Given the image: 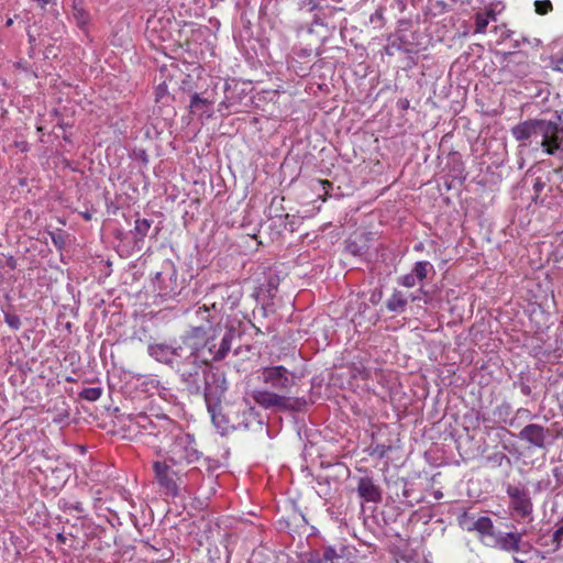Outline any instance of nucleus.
I'll return each instance as SVG.
<instances>
[{"label":"nucleus","instance_id":"nucleus-1","mask_svg":"<svg viewBox=\"0 0 563 563\" xmlns=\"http://www.w3.org/2000/svg\"><path fill=\"white\" fill-rule=\"evenodd\" d=\"M210 362L224 360L233 350L238 355L241 349V339L244 334V323L240 320H228L211 328L208 334L202 325L192 327L187 333Z\"/></svg>","mask_w":563,"mask_h":563},{"label":"nucleus","instance_id":"nucleus-2","mask_svg":"<svg viewBox=\"0 0 563 563\" xmlns=\"http://www.w3.org/2000/svg\"><path fill=\"white\" fill-rule=\"evenodd\" d=\"M511 134L517 141L534 139L544 153L561 162L558 170L563 169V124L543 119L528 120L515 125Z\"/></svg>","mask_w":563,"mask_h":563},{"label":"nucleus","instance_id":"nucleus-3","mask_svg":"<svg viewBox=\"0 0 563 563\" xmlns=\"http://www.w3.org/2000/svg\"><path fill=\"white\" fill-rule=\"evenodd\" d=\"M181 342L184 350L173 371L190 395L201 396L202 375L206 368H212L211 362L186 333L181 336Z\"/></svg>","mask_w":563,"mask_h":563},{"label":"nucleus","instance_id":"nucleus-4","mask_svg":"<svg viewBox=\"0 0 563 563\" xmlns=\"http://www.w3.org/2000/svg\"><path fill=\"white\" fill-rule=\"evenodd\" d=\"M213 426L224 435L233 430H257L263 428L260 412L247 402L239 404L233 411L227 413L223 409L211 418Z\"/></svg>","mask_w":563,"mask_h":563},{"label":"nucleus","instance_id":"nucleus-5","mask_svg":"<svg viewBox=\"0 0 563 563\" xmlns=\"http://www.w3.org/2000/svg\"><path fill=\"white\" fill-rule=\"evenodd\" d=\"M219 467L218 461L206 457L199 466L191 467L183 476V489L188 494L200 493L209 498L216 493L214 471Z\"/></svg>","mask_w":563,"mask_h":563},{"label":"nucleus","instance_id":"nucleus-6","mask_svg":"<svg viewBox=\"0 0 563 563\" xmlns=\"http://www.w3.org/2000/svg\"><path fill=\"white\" fill-rule=\"evenodd\" d=\"M299 10L305 12H313V19L308 33H318L320 35L319 46L324 43L336 29V15L343 12L342 8L332 5H319L313 0H302Z\"/></svg>","mask_w":563,"mask_h":563},{"label":"nucleus","instance_id":"nucleus-7","mask_svg":"<svg viewBox=\"0 0 563 563\" xmlns=\"http://www.w3.org/2000/svg\"><path fill=\"white\" fill-rule=\"evenodd\" d=\"M229 384L225 374L218 368H206L202 375V396L211 418L220 412Z\"/></svg>","mask_w":563,"mask_h":563},{"label":"nucleus","instance_id":"nucleus-8","mask_svg":"<svg viewBox=\"0 0 563 563\" xmlns=\"http://www.w3.org/2000/svg\"><path fill=\"white\" fill-rule=\"evenodd\" d=\"M252 398L260 407L274 412H299L308 405L305 397H290L268 389L254 390Z\"/></svg>","mask_w":563,"mask_h":563},{"label":"nucleus","instance_id":"nucleus-9","mask_svg":"<svg viewBox=\"0 0 563 563\" xmlns=\"http://www.w3.org/2000/svg\"><path fill=\"white\" fill-rule=\"evenodd\" d=\"M169 461L173 464L201 462L202 453L197 449L195 435L184 432L177 424L173 428Z\"/></svg>","mask_w":563,"mask_h":563},{"label":"nucleus","instance_id":"nucleus-10","mask_svg":"<svg viewBox=\"0 0 563 563\" xmlns=\"http://www.w3.org/2000/svg\"><path fill=\"white\" fill-rule=\"evenodd\" d=\"M261 379L272 390L287 395L295 385V375L283 365L263 367Z\"/></svg>","mask_w":563,"mask_h":563},{"label":"nucleus","instance_id":"nucleus-11","mask_svg":"<svg viewBox=\"0 0 563 563\" xmlns=\"http://www.w3.org/2000/svg\"><path fill=\"white\" fill-rule=\"evenodd\" d=\"M155 478L161 489L170 497L180 495L183 487V476L168 465L165 461H155L153 463Z\"/></svg>","mask_w":563,"mask_h":563},{"label":"nucleus","instance_id":"nucleus-12","mask_svg":"<svg viewBox=\"0 0 563 563\" xmlns=\"http://www.w3.org/2000/svg\"><path fill=\"white\" fill-rule=\"evenodd\" d=\"M518 438L528 444L529 448L547 449L554 442L552 431L539 423H529L518 433Z\"/></svg>","mask_w":563,"mask_h":563},{"label":"nucleus","instance_id":"nucleus-13","mask_svg":"<svg viewBox=\"0 0 563 563\" xmlns=\"http://www.w3.org/2000/svg\"><path fill=\"white\" fill-rule=\"evenodd\" d=\"M525 536L523 532L518 531H509L501 532L498 531L494 536L492 542H487V547L496 548L500 551L507 553H519V552H528L530 544L522 540Z\"/></svg>","mask_w":563,"mask_h":563},{"label":"nucleus","instance_id":"nucleus-14","mask_svg":"<svg viewBox=\"0 0 563 563\" xmlns=\"http://www.w3.org/2000/svg\"><path fill=\"white\" fill-rule=\"evenodd\" d=\"M154 283L163 297L174 298L181 294L183 289L177 290V271L169 261L165 262L164 271L156 273Z\"/></svg>","mask_w":563,"mask_h":563},{"label":"nucleus","instance_id":"nucleus-15","mask_svg":"<svg viewBox=\"0 0 563 563\" xmlns=\"http://www.w3.org/2000/svg\"><path fill=\"white\" fill-rule=\"evenodd\" d=\"M213 295L221 298L220 303L217 301L211 303V308L213 310H222L224 308L233 310L239 306L243 296V290L238 284L219 285L213 288Z\"/></svg>","mask_w":563,"mask_h":563},{"label":"nucleus","instance_id":"nucleus-16","mask_svg":"<svg viewBox=\"0 0 563 563\" xmlns=\"http://www.w3.org/2000/svg\"><path fill=\"white\" fill-rule=\"evenodd\" d=\"M506 493L510 498V507L520 518L531 516L533 504L527 488L509 484L507 485Z\"/></svg>","mask_w":563,"mask_h":563},{"label":"nucleus","instance_id":"nucleus-17","mask_svg":"<svg viewBox=\"0 0 563 563\" xmlns=\"http://www.w3.org/2000/svg\"><path fill=\"white\" fill-rule=\"evenodd\" d=\"M183 350L184 343L177 346L168 343H151L147 345L148 355L170 369L176 365Z\"/></svg>","mask_w":563,"mask_h":563},{"label":"nucleus","instance_id":"nucleus-18","mask_svg":"<svg viewBox=\"0 0 563 563\" xmlns=\"http://www.w3.org/2000/svg\"><path fill=\"white\" fill-rule=\"evenodd\" d=\"M408 24L407 21H400L399 27L387 37V44L384 47L386 55L394 56L398 52L405 54L416 53L413 42L404 33L405 26Z\"/></svg>","mask_w":563,"mask_h":563},{"label":"nucleus","instance_id":"nucleus-19","mask_svg":"<svg viewBox=\"0 0 563 563\" xmlns=\"http://www.w3.org/2000/svg\"><path fill=\"white\" fill-rule=\"evenodd\" d=\"M356 550L353 547L339 544L324 547L316 563H355Z\"/></svg>","mask_w":563,"mask_h":563},{"label":"nucleus","instance_id":"nucleus-20","mask_svg":"<svg viewBox=\"0 0 563 563\" xmlns=\"http://www.w3.org/2000/svg\"><path fill=\"white\" fill-rule=\"evenodd\" d=\"M135 423L156 437L165 432H173V428H176V423L165 415L151 418L146 413H141L135 418Z\"/></svg>","mask_w":563,"mask_h":563},{"label":"nucleus","instance_id":"nucleus-21","mask_svg":"<svg viewBox=\"0 0 563 563\" xmlns=\"http://www.w3.org/2000/svg\"><path fill=\"white\" fill-rule=\"evenodd\" d=\"M356 493L366 503L378 504L382 501V489L371 476L358 478Z\"/></svg>","mask_w":563,"mask_h":563},{"label":"nucleus","instance_id":"nucleus-22","mask_svg":"<svg viewBox=\"0 0 563 563\" xmlns=\"http://www.w3.org/2000/svg\"><path fill=\"white\" fill-rule=\"evenodd\" d=\"M474 532L478 534L479 540L487 547V542H492L496 534L493 520L487 516H482L474 523Z\"/></svg>","mask_w":563,"mask_h":563},{"label":"nucleus","instance_id":"nucleus-23","mask_svg":"<svg viewBox=\"0 0 563 563\" xmlns=\"http://www.w3.org/2000/svg\"><path fill=\"white\" fill-rule=\"evenodd\" d=\"M153 221L150 219H136L133 230L130 231L134 246L141 250L144 244V239L148 234Z\"/></svg>","mask_w":563,"mask_h":563},{"label":"nucleus","instance_id":"nucleus-24","mask_svg":"<svg viewBox=\"0 0 563 563\" xmlns=\"http://www.w3.org/2000/svg\"><path fill=\"white\" fill-rule=\"evenodd\" d=\"M212 101L207 98L200 97L199 93L195 92L190 97V103L188 106L189 111L194 114L206 113L208 118L212 114Z\"/></svg>","mask_w":563,"mask_h":563},{"label":"nucleus","instance_id":"nucleus-25","mask_svg":"<svg viewBox=\"0 0 563 563\" xmlns=\"http://www.w3.org/2000/svg\"><path fill=\"white\" fill-rule=\"evenodd\" d=\"M408 301L406 296L399 291L395 290L393 295L386 301V308L390 312H402L407 306Z\"/></svg>","mask_w":563,"mask_h":563},{"label":"nucleus","instance_id":"nucleus-26","mask_svg":"<svg viewBox=\"0 0 563 563\" xmlns=\"http://www.w3.org/2000/svg\"><path fill=\"white\" fill-rule=\"evenodd\" d=\"M411 273L419 280V283H421L428 277L429 274H435V271L434 266L430 262L419 261L413 265Z\"/></svg>","mask_w":563,"mask_h":563},{"label":"nucleus","instance_id":"nucleus-27","mask_svg":"<svg viewBox=\"0 0 563 563\" xmlns=\"http://www.w3.org/2000/svg\"><path fill=\"white\" fill-rule=\"evenodd\" d=\"M490 19L495 20V13L493 12V10H487L484 12L475 13V15H474V20H475L474 32L475 33H485Z\"/></svg>","mask_w":563,"mask_h":563},{"label":"nucleus","instance_id":"nucleus-28","mask_svg":"<svg viewBox=\"0 0 563 563\" xmlns=\"http://www.w3.org/2000/svg\"><path fill=\"white\" fill-rule=\"evenodd\" d=\"M73 16L76 22V25L86 31L87 25L90 21V14L81 7L80 4L75 3L73 7Z\"/></svg>","mask_w":563,"mask_h":563},{"label":"nucleus","instance_id":"nucleus-29","mask_svg":"<svg viewBox=\"0 0 563 563\" xmlns=\"http://www.w3.org/2000/svg\"><path fill=\"white\" fill-rule=\"evenodd\" d=\"M316 482H317V485H318V488H317V494L324 498V499H328L331 495V484H330V478L328 476H321V475H318L316 477Z\"/></svg>","mask_w":563,"mask_h":563},{"label":"nucleus","instance_id":"nucleus-30","mask_svg":"<svg viewBox=\"0 0 563 563\" xmlns=\"http://www.w3.org/2000/svg\"><path fill=\"white\" fill-rule=\"evenodd\" d=\"M345 249L347 253L355 257H363L368 250L365 243H358L356 240H350Z\"/></svg>","mask_w":563,"mask_h":563},{"label":"nucleus","instance_id":"nucleus-31","mask_svg":"<svg viewBox=\"0 0 563 563\" xmlns=\"http://www.w3.org/2000/svg\"><path fill=\"white\" fill-rule=\"evenodd\" d=\"M476 519L472 514H468L464 511L461 516H459L457 521L460 527L467 531V532H474V523L476 522Z\"/></svg>","mask_w":563,"mask_h":563},{"label":"nucleus","instance_id":"nucleus-32","mask_svg":"<svg viewBox=\"0 0 563 563\" xmlns=\"http://www.w3.org/2000/svg\"><path fill=\"white\" fill-rule=\"evenodd\" d=\"M102 388L101 387H88L84 388L79 393V397L81 399L88 400V401H96L98 400L102 395Z\"/></svg>","mask_w":563,"mask_h":563},{"label":"nucleus","instance_id":"nucleus-33","mask_svg":"<svg viewBox=\"0 0 563 563\" xmlns=\"http://www.w3.org/2000/svg\"><path fill=\"white\" fill-rule=\"evenodd\" d=\"M391 450L390 445L375 444L369 448V455L377 459H383Z\"/></svg>","mask_w":563,"mask_h":563},{"label":"nucleus","instance_id":"nucleus-34","mask_svg":"<svg viewBox=\"0 0 563 563\" xmlns=\"http://www.w3.org/2000/svg\"><path fill=\"white\" fill-rule=\"evenodd\" d=\"M563 541V518L555 525V530L552 533V544L555 549L560 548Z\"/></svg>","mask_w":563,"mask_h":563},{"label":"nucleus","instance_id":"nucleus-35","mask_svg":"<svg viewBox=\"0 0 563 563\" xmlns=\"http://www.w3.org/2000/svg\"><path fill=\"white\" fill-rule=\"evenodd\" d=\"M51 240L57 250H63L66 244L65 234L62 230L49 232Z\"/></svg>","mask_w":563,"mask_h":563},{"label":"nucleus","instance_id":"nucleus-36","mask_svg":"<svg viewBox=\"0 0 563 563\" xmlns=\"http://www.w3.org/2000/svg\"><path fill=\"white\" fill-rule=\"evenodd\" d=\"M536 12L540 15H544L552 11V3L550 0H537L534 2Z\"/></svg>","mask_w":563,"mask_h":563},{"label":"nucleus","instance_id":"nucleus-37","mask_svg":"<svg viewBox=\"0 0 563 563\" xmlns=\"http://www.w3.org/2000/svg\"><path fill=\"white\" fill-rule=\"evenodd\" d=\"M398 283L404 286V287H407V288H411L413 286H416L419 280L415 277V275L410 272L404 276H401L398 280Z\"/></svg>","mask_w":563,"mask_h":563},{"label":"nucleus","instance_id":"nucleus-38","mask_svg":"<svg viewBox=\"0 0 563 563\" xmlns=\"http://www.w3.org/2000/svg\"><path fill=\"white\" fill-rule=\"evenodd\" d=\"M5 322L13 330H19L21 327L20 317L16 314H5Z\"/></svg>","mask_w":563,"mask_h":563},{"label":"nucleus","instance_id":"nucleus-39","mask_svg":"<svg viewBox=\"0 0 563 563\" xmlns=\"http://www.w3.org/2000/svg\"><path fill=\"white\" fill-rule=\"evenodd\" d=\"M196 314L199 319L201 320H206L208 322H210L211 320V314H210V308L207 306V305H203L202 307H199L197 310H196Z\"/></svg>","mask_w":563,"mask_h":563},{"label":"nucleus","instance_id":"nucleus-40","mask_svg":"<svg viewBox=\"0 0 563 563\" xmlns=\"http://www.w3.org/2000/svg\"><path fill=\"white\" fill-rule=\"evenodd\" d=\"M318 47H302L300 48L298 52H297V55L300 57V58H306V57H309L311 56L314 52H316V55L319 56L321 53L317 51Z\"/></svg>","mask_w":563,"mask_h":563},{"label":"nucleus","instance_id":"nucleus-41","mask_svg":"<svg viewBox=\"0 0 563 563\" xmlns=\"http://www.w3.org/2000/svg\"><path fill=\"white\" fill-rule=\"evenodd\" d=\"M63 509L66 511V510H75L77 512H84L85 511V508L82 506V504L80 501H75V503H65L64 506H63Z\"/></svg>","mask_w":563,"mask_h":563},{"label":"nucleus","instance_id":"nucleus-42","mask_svg":"<svg viewBox=\"0 0 563 563\" xmlns=\"http://www.w3.org/2000/svg\"><path fill=\"white\" fill-rule=\"evenodd\" d=\"M507 459V455L503 452H496L493 455L488 456V461L495 463L496 465H501L504 460Z\"/></svg>","mask_w":563,"mask_h":563},{"label":"nucleus","instance_id":"nucleus-43","mask_svg":"<svg viewBox=\"0 0 563 563\" xmlns=\"http://www.w3.org/2000/svg\"><path fill=\"white\" fill-rule=\"evenodd\" d=\"M515 386H518L520 388V391L525 395V396H530L531 395V387L525 383V382H518V383H515Z\"/></svg>","mask_w":563,"mask_h":563},{"label":"nucleus","instance_id":"nucleus-44","mask_svg":"<svg viewBox=\"0 0 563 563\" xmlns=\"http://www.w3.org/2000/svg\"><path fill=\"white\" fill-rule=\"evenodd\" d=\"M510 411H511V406L509 404L505 402V404L500 405L499 407H497V412L499 416H501V415L507 416L510 413Z\"/></svg>","mask_w":563,"mask_h":563},{"label":"nucleus","instance_id":"nucleus-45","mask_svg":"<svg viewBox=\"0 0 563 563\" xmlns=\"http://www.w3.org/2000/svg\"><path fill=\"white\" fill-rule=\"evenodd\" d=\"M516 416L517 417H522V418H531V412H530V410H528L526 408H519L516 411Z\"/></svg>","mask_w":563,"mask_h":563},{"label":"nucleus","instance_id":"nucleus-46","mask_svg":"<svg viewBox=\"0 0 563 563\" xmlns=\"http://www.w3.org/2000/svg\"><path fill=\"white\" fill-rule=\"evenodd\" d=\"M136 156L142 161V163L144 165H146L148 163V155H147V153L144 150H140L136 153Z\"/></svg>","mask_w":563,"mask_h":563},{"label":"nucleus","instance_id":"nucleus-47","mask_svg":"<svg viewBox=\"0 0 563 563\" xmlns=\"http://www.w3.org/2000/svg\"><path fill=\"white\" fill-rule=\"evenodd\" d=\"M544 187V183L540 179V178H537L536 179V183L533 185V189L536 191V194H539Z\"/></svg>","mask_w":563,"mask_h":563},{"label":"nucleus","instance_id":"nucleus-48","mask_svg":"<svg viewBox=\"0 0 563 563\" xmlns=\"http://www.w3.org/2000/svg\"><path fill=\"white\" fill-rule=\"evenodd\" d=\"M165 92H166V86L164 84L159 85L156 88V100H159Z\"/></svg>","mask_w":563,"mask_h":563},{"label":"nucleus","instance_id":"nucleus-49","mask_svg":"<svg viewBox=\"0 0 563 563\" xmlns=\"http://www.w3.org/2000/svg\"><path fill=\"white\" fill-rule=\"evenodd\" d=\"M56 540H57V542H59V543H62V544L66 543V537L64 536V533H63V532H58V533L56 534Z\"/></svg>","mask_w":563,"mask_h":563},{"label":"nucleus","instance_id":"nucleus-50","mask_svg":"<svg viewBox=\"0 0 563 563\" xmlns=\"http://www.w3.org/2000/svg\"><path fill=\"white\" fill-rule=\"evenodd\" d=\"M321 185L325 191L332 188V183H330L329 180H321Z\"/></svg>","mask_w":563,"mask_h":563},{"label":"nucleus","instance_id":"nucleus-51","mask_svg":"<svg viewBox=\"0 0 563 563\" xmlns=\"http://www.w3.org/2000/svg\"><path fill=\"white\" fill-rule=\"evenodd\" d=\"M35 1L41 5L42 9H44L45 5L51 2V0H35Z\"/></svg>","mask_w":563,"mask_h":563},{"label":"nucleus","instance_id":"nucleus-52","mask_svg":"<svg viewBox=\"0 0 563 563\" xmlns=\"http://www.w3.org/2000/svg\"><path fill=\"white\" fill-rule=\"evenodd\" d=\"M399 104L402 109H407L408 106H409V101L408 100H400L399 101Z\"/></svg>","mask_w":563,"mask_h":563},{"label":"nucleus","instance_id":"nucleus-53","mask_svg":"<svg viewBox=\"0 0 563 563\" xmlns=\"http://www.w3.org/2000/svg\"><path fill=\"white\" fill-rule=\"evenodd\" d=\"M144 544H145L147 548H150V549H152V550H154V551H157V550H158V548H157V547L150 544V542H148V541H145V542H144Z\"/></svg>","mask_w":563,"mask_h":563},{"label":"nucleus","instance_id":"nucleus-54","mask_svg":"<svg viewBox=\"0 0 563 563\" xmlns=\"http://www.w3.org/2000/svg\"><path fill=\"white\" fill-rule=\"evenodd\" d=\"M151 385L153 386H157L159 384V382L157 379H154V378H150V382H148Z\"/></svg>","mask_w":563,"mask_h":563},{"label":"nucleus","instance_id":"nucleus-55","mask_svg":"<svg viewBox=\"0 0 563 563\" xmlns=\"http://www.w3.org/2000/svg\"><path fill=\"white\" fill-rule=\"evenodd\" d=\"M512 561H514V563H525V561H523V560H521V559H519V558H517V556H514V558H512Z\"/></svg>","mask_w":563,"mask_h":563},{"label":"nucleus","instance_id":"nucleus-56","mask_svg":"<svg viewBox=\"0 0 563 563\" xmlns=\"http://www.w3.org/2000/svg\"><path fill=\"white\" fill-rule=\"evenodd\" d=\"M164 560H169L172 558V552L168 551V553L162 555Z\"/></svg>","mask_w":563,"mask_h":563},{"label":"nucleus","instance_id":"nucleus-57","mask_svg":"<svg viewBox=\"0 0 563 563\" xmlns=\"http://www.w3.org/2000/svg\"><path fill=\"white\" fill-rule=\"evenodd\" d=\"M27 35H29V42L31 44H33L35 42V37L32 34H30V33Z\"/></svg>","mask_w":563,"mask_h":563},{"label":"nucleus","instance_id":"nucleus-58","mask_svg":"<svg viewBox=\"0 0 563 563\" xmlns=\"http://www.w3.org/2000/svg\"><path fill=\"white\" fill-rule=\"evenodd\" d=\"M13 24V20L10 18L7 20L5 25L11 26Z\"/></svg>","mask_w":563,"mask_h":563},{"label":"nucleus","instance_id":"nucleus-59","mask_svg":"<svg viewBox=\"0 0 563 563\" xmlns=\"http://www.w3.org/2000/svg\"><path fill=\"white\" fill-rule=\"evenodd\" d=\"M252 325L255 328L256 334H262L263 333L260 328H256L254 324H252Z\"/></svg>","mask_w":563,"mask_h":563},{"label":"nucleus","instance_id":"nucleus-60","mask_svg":"<svg viewBox=\"0 0 563 563\" xmlns=\"http://www.w3.org/2000/svg\"><path fill=\"white\" fill-rule=\"evenodd\" d=\"M440 497H442V493L439 492L435 494V498H440Z\"/></svg>","mask_w":563,"mask_h":563},{"label":"nucleus","instance_id":"nucleus-61","mask_svg":"<svg viewBox=\"0 0 563 563\" xmlns=\"http://www.w3.org/2000/svg\"><path fill=\"white\" fill-rule=\"evenodd\" d=\"M509 424H510L511 427H514V426H515L514 420H510Z\"/></svg>","mask_w":563,"mask_h":563},{"label":"nucleus","instance_id":"nucleus-62","mask_svg":"<svg viewBox=\"0 0 563 563\" xmlns=\"http://www.w3.org/2000/svg\"><path fill=\"white\" fill-rule=\"evenodd\" d=\"M85 218H86V219H89V218H90V216H89L88 213H85Z\"/></svg>","mask_w":563,"mask_h":563}]
</instances>
